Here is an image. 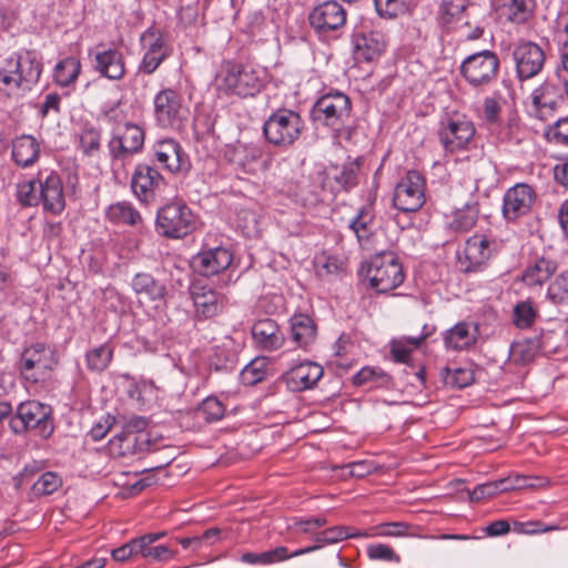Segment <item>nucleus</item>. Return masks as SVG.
Wrapping results in <instances>:
<instances>
[{"mask_svg":"<svg viewBox=\"0 0 568 568\" xmlns=\"http://www.w3.org/2000/svg\"><path fill=\"white\" fill-rule=\"evenodd\" d=\"M40 196L44 210L53 214H59L65 206L63 194V186L60 176L55 173H50L44 181L39 184Z\"/></svg>","mask_w":568,"mask_h":568,"instance_id":"obj_26","label":"nucleus"},{"mask_svg":"<svg viewBox=\"0 0 568 568\" xmlns=\"http://www.w3.org/2000/svg\"><path fill=\"white\" fill-rule=\"evenodd\" d=\"M489 240L484 235H474L466 241L463 256H459V264L463 272H477L486 264L491 256Z\"/></svg>","mask_w":568,"mask_h":568,"instance_id":"obj_21","label":"nucleus"},{"mask_svg":"<svg viewBox=\"0 0 568 568\" xmlns=\"http://www.w3.org/2000/svg\"><path fill=\"white\" fill-rule=\"evenodd\" d=\"M112 357L113 348L109 344H102L87 353V366L92 372L101 373L108 368Z\"/></svg>","mask_w":568,"mask_h":568,"instance_id":"obj_40","label":"nucleus"},{"mask_svg":"<svg viewBox=\"0 0 568 568\" xmlns=\"http://www.w3.org/2000/svg\"><path fill=\"white\" fill-rule=\"evenodd\" d=\"M542 345V342L538 338H526L515 342L510 347V357L515 363H529L538 354Z\"/></svg>","mask_w":568,"mask_h":568,"instance_id":"obj_37","label":"nucleus"},{"mask_svg":"<svg viewBox=\"0 0 568 568\" xmlns=\"http://www.w3.org/2000/svg\"><path fill=\"white\" fill-rule=\"evenodd\" d=\"M476 327L471 329L470 324L459 322L446 332L444 337L445 346L454 351L467 348L476 342Z\"/></svg>","mask_w":568,"mask_h":568,"instance_id":"obj_33","label":"nucleus"},{"mask_svg":"<svg viewBox=\"0 0 568 568\" xmlns=\"http://www.w3.org/2000/svg\"><path fill=\"white\" fill-rule=\"evenodd\" d=\"M40 180L23 181L17 185V200L23 206H36L40 203Z\"/></svg>","mask_w":568,"mask_h":568,"instance_id":"obj_49","label":"nucleus"},{"mask_svg":"<svg viewBox=\"0 0 568 568\" xmlns=\"http://www.w3.org/2000/svg\"><path fill=\"white\" fill-rule=\"evenodd\" d=\"M394 206L402 212H416L425 203V180L418 171H408L396 185Z\"/></svg>","mask_w":568,"mask_h":568,"instance_id":"obj_10","label":"nucleus"},{"mask_svg":"<svg viewBox=\"0 0 568 568\" xmlns=\"http://www.w3.org/2000/svg\"><path fill=\"white\" fill-rule=\"evenodd\" d=\"M62 485L61 477L52 471L42 474L39 479L33 484L32 490L37 496L51 495L57 491Z\"/></svg>","mask_w":568,"mask_h":568,"instance_id":"obj_52","label":"nucleus"},{"mask_svg":"<svg viewBox=\"0 0 568 568\" xmlns=\"http://www.w3.org/2000/svg\"><path fill=\"white\" fill-rule=\"evenodd\" d=\"M511 55L516 67V75L521 82L539 74L546 62L544 50L532 41L517 43Z\"/></svg>","mask_w":568,"mask_h":568,"instance_id":"obj_12","label":"nucleus"},{"mask_svg":"<svg viewBox=\"0 0 568 568\" xmlns=\"http://www.w3.org/2000/svg\"><path fill=\"white\" fill-rule=\"evenodd\" d=\"M140 40L146 53H170L164 34L155 28L146 29Z\"/></svg>","mask_w":568,"mask_h":568,"instance_id":"obj_45","label":"nucleus"},{"mask_svg":"<svg viewBox=\"0 0 568 568\" xmlns=\"http://www.w3.org/2000/svg\"><path fill=\"white\" fill-rule=\"evenodd\" d=\"M366 552L371 560L394 561V562L400 561V557L395 552V550L392 547L384 545V544L368 545Z\"/></svg>","mask_w":568,"mask_h":568,"instance_id":"obj_56","label":"nucleus"},{"mask_svg":"<svg viewBox=\"0 0 568 568\" xmlns=\"http://www.w3.org/2000/svg\"><path fill=\"white\" fill-rule=\"evenodd\" d=\"M478 219V210L476 206L467 205L462 210H457L449 223L450 230L455 232H468L474 227Z\"/></svg>","mask_w":568,"mask_h":568,"instance_id":"obj_44","label":"nucleus"},{"mask_svg":"<svg viewBox=\"0 0 568 568\" xmlns=\"http://www.w3.org/2000/svg\"><path fill=\"white\" fill-rule=\"evenodd\" d=\"M19 369L23 378L31 383L43 381L52 369V356L44 344L27 347L20 357Z\"/></svg>","mask_w":568,"mask_h":568,"instance_id":"obj_14","label":"nucleus"},{"mask_svg":"<svg viewBox=\"0 0 568 568\" xmlns=\"http://www.w3.org/2000/svg\"><path fill=\"white\" fill-rule=\"evenodd\" d=\"M290 322L292 338L300 347L306 348L315 341L316 325L308 315H294Z\"/></svg>","mask_w":568,"mask_h":568,"instance_id":"obj_32","label":"nucleus"},{"mask_svg":"<svg viewBox=\"0 0 568 568\" xmlns=\"http://www.w3.org/2000/svg\"><path fill=\"white\" fill-rule=\"evenodd\" d=\"M514 486L510 485L507 478H503L495 481H488L485 484L477 485L471 491L468 493L471 501H479L485 498L494 497L500 493L511 490Z\"/></svg>","mask_w":568,"mask_h":568,"instance_id":"obj_39","label":"nucleus"},{"mask_svg":"<svg viewBox=\"0 0 568 568\" xmlns=\"http://www.w3.org/2000/svg\"><path fill=\"white\" fill-rule=\"evenodd\" d=\"M389 382V376L381 368L363 367L353 376V383L357 386L372 383L373 386H384Z\"/></svg>","mask_w":568,"mask_h":568,"instance_id":"obj_50","label":"nucleus"},{"mask_svg":"<svg viewBox=\"0 0 568 568\" xmlns=\"http://www.w3.org/2000/svg\"><path fill=\"white\" fill-rule=\"evenodd\" d=\"M108 219L115 224L135 226L142 222L140 213L126 202H119L109 206Z\"/></svg>","mask_w":568,"mask_h":568,"instance_id":"obj_36","label":"nucleus"},{"mask_svg":"<svg viewBox=\"0 0 568 568\" xmlns=\"http://www.w3.org/2000/svg\"><path fill=\"white\" fill-rule=\"evenodd\" d=\"M153 155L159 165L171 174L185 175L191 170L189 155L174 139L156 141L153 144Z\"/></svg>","mask_w":568,"mask_h":568,"instance_id":"obj_13","label":"nucleus"},{"mask_svg":"<svg viewBox=\"0 0 568 568\" xmlns=\"http://www.w3.org/2000/svg\"><path fill=\"white\" fill-rule=\"evenodd\" d=\"M154 119L159 126L179 129L185 119L182 97L173 89H163L153 100Z\"/></svg>","mask_w":568,"mask_h":568,"instance_id":"obj_11","label":"nucleus"},{"mask_svg":"<svg viewBox=\"0 0 568 568\" xmlns=\"http://www.w3.org/2000/svg\"><path fill=\"white\" fill-rule=\"evenodd\" d=\"M264 363L260 359H254L247 364L241 372V379L245 385H255L262 382L266 372L263 368Z\"/></svg>","mask_w":568,"mask_h":568,"instance_id":"obj_55","label":"nucleus"},{"mask_svg":"<svg viewBox=\"0 0 568 568\" xmlns=\"http://www.w3.org/2000/svg\"><path fill=\"white\" fill-rule=\"evenodd\" d=\"M196 220L183 202H171L156 214L155 227L159 234L169 239H182L195 230Z\"/></svg>","mask_w":568,"mask_h":568,"instance_id":"obj_7","label":"nucleus"},{"mask_svg":"<svg viewBox=\"0 0 568 568\" xmlns=\"http://www.w3.org/2000/svg\"><path fill=\"white\" fill-rule=\"evenodd\" d=\"M376 12L382 18L393 19L407 9L406 0H374Z\"/></svg>","mask_w":568,"mask_h":568,"instance_id":"obj_54","label":"nucleus"},{"mask_svg":"<svg viewBox=\"0 0 568 568\" xmlns=\"http://www.w3.org/2000/svg\"><path fill=\"white\" fill-rule=\"evenodd\" d=\"M361 159L348 160L339 165H331L322 173V187L331 194L348 192L358 184Z\"/></svg>","mask_w":568,"mask_h":568,"instance_id":"obj_15","label":"nucleus"},{"mask_svg":"<svg viewBox=\"0 0 568 568\" xmlns=\"http://www.w3.org/2000/svg\"><path fill=\"white\" fill-rule=\"evenodd\" d=\"M550 133L557 143L568 145V116L559 119L550 129Z\"/></svg>","mask_w":568,"mask_h":568,"instance_id":"obj_64","label":"nucleus"},{"mask_svg":"<svg viewBox=\"0 0 568 568\" xmlns=\"http://www.w3.org/2000/svg\"><path fill=\"white\" fill-rule=\"evenodd\" d=\"M335 469H348V476H354L356 478H363L374 471V465L371 462L358 460L354 463H349L343 466H336Z\"/></svg>","mask_w":568,"mask_h":568,"instance_id":"obj_60","label":"nucleus"},{"mask_svg":"<svg viewBox=\"0 0 568 568\" xmlns=\"http://www.w3.org/2000/svg\"><path fill=\"white\" fill-rule=\"evenodd\" d=\"M538 317V311L529 300L518 302L514 306L513 323L518 328L531 327Z\"/></svg>","mask_w":568,"mask_h":568,"instance_id":"obj_42","label":"nucleus"},{"mask_svg":"<svg viewBox=\"0 0 568 568\" xmlns=\"http://www.w3.org/2000/svg\"><path fill=\"white\" fill-rule=\"evenodd\" d=\"M320 547L321 546H308V547H305V548L297 549L294 552L290 554L288 549L286 547L280 546V547H276V548H274L272 550H267V551L261 552L262 565H271V564H275V562H280V561L286 560V559L292 558V557H297V556H302V555H305V554H311L313 551L318 550Z\"/></svg>","mask_w":568,"mask_h":568,"instance_id":"obj_47","label":"nucleus"},{"mask_svg":"<svg viewBox=\"0 0 568 568\" xmlns=\"http://www.w3.org/2000/svg\"><path fill=\"white\" fill-rule=\"evenodd\" d=\"M362 272L377 293L397 288L405 278L402 264L393 252L376 254L366 266H362Z\"/></svg>","mask_w":568,"mask_h":568,"instance_id":"obj_4","label":"nucleus"},{"mask_svg":"<svg viewBox=\"0 0 568 568\" xmlns=\"http://www.w3.org/2000/svg\"><path fill=\"white\" fill-rule=\"evenodd\" d=\"M324 374L323 367L314 362H303L290 368L283 375L287 388L302 392L314 387Z\"/></svg>","mask_w":568,"mask_h":568,"instance_id":"obj_22","label":"nucleus"},{"mask_svg":"<svg viewBox=\"0 0 568 568\" xmlns=\"http://www.w3.org/2000/svg\"><path fill=\"white\" fill-rule=\"evenodd\" d=\"M9 427L16 435L33 432L48 439L54 432L53 409L49 404L29 399L18 405L9 420Z\"/></svg>","mask_w":568,"mask_h":568,"instance_id":"obj_2","label":"nucleus"},{"mask_svg":"<svg viewBox=\"0 0 568 568\" xmlns=\"http://www.w3.org/2000/svg\"><path fill=\"white\" fill-rule=\"evenodd\" d=\"M190 295L195 307V314L200 318H212L219 315L224 307V296L201 282H193L190 286Z\"/></svg>","mask_w":568,"mask_h":568,"instance_id":"obj_18","label":"nucleus"},{"mask_svg":"<svg viewBox=\"0 0 568 568\" xmlns=\"http://www.w3.org/2000/svg\"><path fill=\"white\" fill-rule=\"evenodd\" d=\"M352 110L349 98L342 92H331L318 98L311 110L314 122L331 126L333 130L348 121Z\"/></svg>","mask_w":568,"mask_h":568,"instance_id":"obj_8","label":"nucleus"},{"mask_svg":"<svg viewBox=\"0 0 568 568\" xmlns=\"http://www.w3.org/2000/svg\"><path fill=\"white\" fill-rule=\"evenodd\" d=\"M500 59L495 51L481 50L466 57L459 72L463 79L473 89L490 87L499 75Z\"/></svg>","mask_w":568,"mask_h":568,"instance_id":"obj_6","label":"nucleus"},{"mask_svg":"<svg viewBox=\"0 0 568 568\" xmlns=\"http://www.w3.org/2000/svg\"><path fill=\"white\" fill-rule=\"evenodd\" d=\"M374 219L375 213L373 205L365 204L357 211L355 217L351 220L348 227L354 232L359 242L364 239H368L372 234Z\"/></svg>","mask_w":568,"mask_h":568,"instance_id":"obj_35","label":"nucleus"},{"mask_svg":"<svg viewBox=\"0 0 568 568\" xmlns=\"http://www.w3.org/2000/svg\"><path fill=\"white\" fill-rule=\"evenodd\" d=\"M562 101L561 89L550 80H546L532 92V103L538 108L555 110Z\"/></svg>","mask_w":568,"mask_h":568,"instance_id":"obj_34","label":"nucleus"},{"mask_svg":"<svg viewBox=\"0 0 568 568\" xmlns=\"http://www.w3.org/2000/svg\"><path fill=\"white\" fill-rule=\"evenodd\" d=\"M170 55V53H146L144 52L138 72L152 74L160 64Z\"/></svg>","mask_w":568,"mask_h":568,"instance_id":"obj_59","label":"nucleus"},{"mask_svg":"<svg viewBox=\"0 0 568 568\" xmlns=\"http://www.w3.org/2000/svg\"><path fill=\"white\" fill-rule=\"evenodd\" d=\"M232 260L230 251L219 246L199 252L192 260V266L201 275L209 277L226 270Z\"/></svg>","mask_w":568,"mask_h":568,"instance_id":"obj_23","label":"nucleus"},{"mask_svg":"<svg viewBox=\"0 0 568 568\" xmlns=\"http://www.w3.org/2000/svg\"><path fill=\"white\" fill-rule=\"evenodd\" d=\"M320 547L321 546H308V547H305V548L297 549L294 552L290 554L288 549L286 547L280 546V547H276V548H274L272 550H267V551L261 552L262 565H271V564H275V562H280V561L286 560V559L292 558V557H297V556H302V555H305V554H311L313 551L318 550Z\"/></svg>","mask_w":568,"mask_h":568,"instance_id":"obj_46","label":"nucleus"},{"mask_svg":"<svg viewBox=\"0 0 568 568\" xmlns=\"http://www.w3.org/2000/svg\"><path fill=\"white\" fill-rule=\"evenodd\" d=\"M94 68L111 80H120L125 72L123 55L115 49L98 51L94 55Z\"/></svg>","mask_w":568,"mask_h":568,"instance_id":"obj_29","label":"nucleus"},{"mask_svg":"<svg viewBox=\"0 0 568 568\" xmlns=\"http://www.w3.org/2000/svg\"><path fill=\"white\" fill-rule=\"evenodd\" d=\"M101 134L95 129L84 130L80 135V148L84 154L91 156L100 150Z\"/></svg>","mask_w":568,"mask_h":568,"instance_id":"obj_57","label":"nucleus"},{"mask_svg":"<svg viewBox=\"0 0 568 568\" xmlns=\"http://www.w3.org/2000/svg\"><path fill=\"white\" fill-rule=\"evenodd\" d=\"M224 405L216 397L205 398L197 409V414L207 423L220 420L224 416Z\"/></svg>","mask_w":568,"mask_h":568,"instance_id":"obj_53","label":"nucleus"},{"mask_svg":"<svg viewBox=\"0 0 568 568\" xmlns=\"http://www.w3.org/2000/svg\"><path fill=\"white\" fill-rule=\"evenodd\" d=\"M304 129L305 123L297 112L280 109L265 120L263 134L274 146L287 149L300 139Z\"/></svg>","mask_w":568,"mask_h":568,"instance_id":"obj_5","label":"nucleus"},{"mask_svg":"<svg viewBox=\"0 0 568 568\" xmlns=\"http://www.w3.org/2000/svg\"><path fill=\"white\" fill-rule=\"evenodd\" d=\"M409 525L403 521L383 523L371 527L368 530H362V537H403L408 534Z\"/></svg>","mask_w":568,"mask_h":568,"instance_id":"obj_41","label":"nucleus"},{"mask_svg":"<svg viewBox=\"0 0 568 568\" xmlns=\"http://www.w3.org/2000/svg\"><path fill=\"white\" fill-rule=\"evenodd\" d=\"M164 184V178L149 164L140 163L135 166L131 178V190L143 203L154 200L155 191Z\"/></svg>","mask_w":568,"mask_h":568,"instance_id":"obj_19","label":"nucleus"},{"mask_svg":"<svg viewBox=\"0 0 568 568\" xmlns=\"http://www.w3.org/2000/svg\"><path fill=\"white\" fill-rule=\"evenodd\" d=\"M354 51L358 59L373 61L385 50V37L379 31H356L353 34Z\"/></svg>","mask_w":568,"mask_h":568,"instance_id":"obj_24","label":"nucleus"},{"mask_svg":"<svg viewBox=\"0 0 568 568\" xmlns=\"http://www.w3.org/2000/svg\"><path fill=\"white\" fill-rule=\"evenodd\" d=\"M546 298L555 305L568 304V271L559 274L549 284Z\"/></svg>","mask_w":568,"mask_h":568,"instance_id":"obj_48","label":"nucleus"},{"mask_svg":"<svg viewBox=\"0 0 568 568\" xmlns=\"http://www.w3.org/2000/svg\"><path fill=\"white\" fill-rule=\"evenodd\" d=\"M131 286L135 294L144 295L150 301L163 300L166 294L165 285L150 273H136L132 278Z\"/></svg>","mask_w":568,"mask_h":568,"instance_id":"obj_31","label":"nucleus"},{"mask_svg":"<svg viewBox=\"0 0 568 568\" xmlns=\"http://www.w3.org/2000/svg\"><path fill=\"white\" fill-rule=\"evenodd\" d=\"M145 554L143 558L152 559L154 561H165L174 557L175 552L166 546H146L144 549Z\"/></svg>","mask_w":568,"mask_h":568,"instance_id":"obj_63","label":"nucleus"},{"mask_svg":"<svg viewBox=\"0 0 568 568\" xmlns=\"http://www.w3.org/2000/svg\"><path fill=\"white\" fill-rule=\"evenodd\" d=\"M326 538V545L336 544L348 538L362 537V530L353 529L347 526H334L324 530Z\"/></svg>","mask_w":568,"mask_h":568,"instance_id":"obj_58","label":"nucleus"},{"mask_svg":"<svg viewBox=\"0 0 568 568\" xmlns=\"http://www.w3.org/2000/svg\"><path fill=\"white\" fill-rule=\"evenodd\" d=\"M558 263L545 256L534 258L525 268L521 281L527 286H541L557 271Z\"/></svg>","mask_w":568,"mask_h":568,"instance_id":"obj_28","label":"nucleus"},{"mask_svg":"<svg viewBox=\"0 0 568 568\" xmlns=\"http://www.w3.org/2000/svg\"><path fill=\"white\" fill-rule=\"evenodd\" d=\"M144 130L138 124L126 122L112 130L108 149L113 160H125L141 151L144 144Z\"/></svg>","mask_w":568,"mask_h":568,"instance_id":"obj_9","label":"nucleus"},{"mask_svg":"<svg viewBox=\"0 0 568 568\" xmlns=\"http://www.w3.org/2000/svg\"><path fill=\"white\" fill-rule=\"evenodd\" d=\"M475 135L474 124L465 119H448L438 131L439 141L446 152L464 149Z\"/></svg>","mask_w":568,"mask_h":568,"instance_id":"obj_16","label":"nucleus"},{"mask_svg":"<svg viewBox=\"0 0 568 568\" xmlns=\"http://www.w3.org/2000/svg\"><path fill=\"white\" fill-rule=\"evenodd\" d=\"M252 336L256 344L265 351L278 349L284 343V335L272 318L255 322L252 326Z\"/></svg>","mask_w":568,"mask_h":568,"instance_id":"obj_27","label":"nucleus"},{"mask_svg":"<svg viewBox=\"0 0 568 568\" xmlns=\"http://www.w3.org/2000/svg\"><path fill=\"white\" fill-rule=\"evenodd\" d=\"M41 63L32 52L27 51L6 60L0 69V91L7 95H21L39 81Z\"/></svg>","mask_w":568,"mask_h":568,"instance_id":"obj_1","label":"nucleus"},{"mask_svg":"<svg viewBox=\"0 0 568 568\" xmlns=\"http://www.w3.org/2000/svg\"><path fill=\"white\" fill-rule=\"evenodd\" d=\"M40 144L31 135H21L12 141V159L22 166L32 165L39 158Z\"/></svg>","mask_w":568,"mask_h":568,"instance_id":"obj_30","label":"nucleus"},{"mask_svg":"<svg viewBox=\"0 0 568 568\" xmlns=\"http://www.w3.org/2000/svg\"><path fill=\"white\" fill-rule=\"evenodd\" d=\"M310 24L317 33L337 30L346 22V11L335 0L316 6L308 16Z\"/></svg>","mask_w":568,"mask_h":568,"instance_id":"obj_17","label":"nucleus"},{"mask_svg":"<svg viewBox=\"0 0 568 568\" xmlns=\"http://www.w3.org/2000/svg\"><path fill=\"white\" fill-rule=\"evenodd\" d=\"M501 106L499 102L491 97H487L483 103L484 119L489 124H496L499 121Z\"/></svg>","mask_w":568,"mask_h":568,"instance_id":"obj_62","label":"nucleus"},{"mask_svg":"<svg viewBox=\"0 0 568 568\" xmlns=\"http://www.w3.org/2000/svg\"><path fill=\"white\" fill-rule=\"evenodd\" d=\"M445 385L456 388H464L475 381L474 372L469 368H449L445 367L440 372Z\"/></svg>","mask_w":568,"mask_h":568,"instance_id":"obj_43","label":"nucleus"},{"mask_svg":"<svg viewBox=\"0 0 568 568\" xmlns=\"http://www.w3.org/2000/svg\"><path fill=\"white\" fill-rule=\"evenodd\" d=\"M266 83V71L250 64L226 62L221 73V88L241 98L256 95Z\"/></svg>","mask_w":568,"mask_h":568,"instance_id":"obj_3","label":"nucleus"},{"mask_svg":"<svg viewBox=\"0 0 568 568\" xmlns=\"http://www.w3.org/2000/svg\"><path fill=\"white\" fill-rule=\"evenodd\" d=\"M493 7L500 19L521 24L532 16L535 0H493Z\"/></svg>","mask_w":568,"mask_h":568,"instance_id":"obj_25","label":"nucleus"},{"mask_svg":"<svg viewBox=\"0 0 568 568\" xmlns=\"http://www.w3.org/2000/svg\"><path fill=\"white\" fill-rule=\"evenodd\" d=\"M81 71V63L74 57H68L57 63L54 68V80L61 87H68L73 83Z\"/></svg>","mask_w":568,"mask_h":568,"instance_id":"obj_38","label":"nucleus"},{"mask_svg":"<svg viewBox=\"0 0 568 568\" xmlns=\"http://www.w3.org/2000/svg\"><path fill=\"white\" fill-rule=\"evenodd\" d=\"M235 156L234 161L243 168L244 172H252L254 171L253 165L262 156V151L255 145H241L235 150Z\"/></svg>","mask_w":568,"mask_h":568,"instance_id":"obj_51","label":"nucleus"},{"mask_svg":"<svg viewBox=\"0 0 568 568\" xmlns=\"http://www.w3.org/2000/svg\"><path fill=\"white\" fill-rule=\"evenodd\" d=\"M508 481H510L511 490L524 489V488H537L546 485L547 480L542 477H529V476H515L507 477Z\"/></svg>","mask_w":568,"mask_h":568,"instance_id":"obj_61","label":"nucleus"},{"mask_svg":"<svg viewBox=\"0 0 568 568\" xmlns=\"http://www.w3.org/2000/svg\"><path fill=\"white\" fill-rule=\"evenodd\" d=\"M535 197V192L528 184L518 183L510 187L504 195V216L513 221L520 215L527 214L531 209Z\"/></svg>","mask_w":568,"mask_h":568,"instance_id":"obj_20","label":"nucleus"}]
</instances>
